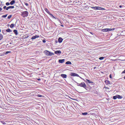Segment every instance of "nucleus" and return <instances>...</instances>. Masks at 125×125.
Wrapping results in <instances>:
<instances>
[{
    "label": "nucleus",
    "instance_id": "nucleus-42",
    "mask_svg": "<svg viewBox=\"0 0 125 125\" xmlns=\"http://www.w3.org/2000/svg\"><path fill=\"white\" fill-rule=\"evenodd\" d=\"M123 61H124V60H122Z\"/></svg>",
    "mask_w": 125,
    "mask_h": 125
},
{
    "label": "nucleus",
    "instance_id": "nucleus-26",
    "mask_svg": "<svg viewBox=\"0 0 125 125\" xmlns=\"http://www.w3.org/2000/svg\"><path fill=\"white\" fill-rule=\"evenodd\" d=\"M117 98L116 95L115 96H114L113 97V98L114 99H116Z\"/></svg>",
    "mask_w": 125,
    "mask_h": 125
},
{
    "label": "nucleus",
    "instance_id": "nucleus-25",
    "mask_svg": "<svg viewBox=\"0 0 125 125\" xmlns=\"http://www.w3.org/2000/svg\"><path fill=\"white\" fill-rule=\"evenodd\" d=\"M11 52L10 51H7V52L5 53V54H8V53H10Z\"/></svg>",
    "mask_w": 125,
    "mask_h": 125
},
{
    "label": "nucleus",
    "instance_id": "nucleus-37",
    "mask_svg": "<svg viewBox=\"0 0 125 125\" xmlns=\"http://www.w3.org/2000/svg\"><path fill=\"white\" fill-rule=\"evenodd\" d=\"M2 10V9L1 8H0V11H1Z\"/></svg>",
    "mask_w": 125,
    "mask_h": 125
},
{
    "label": "nucleus",
    "instance_id": "nucleus-40",
    "mask_svg": "<svg viewBox=\"0 0 125 125\" xmlns=\"http://www.w3.org/2000/svg\"><path fill=\"white\" fill-rule=\"evenodd\" d=\"M124 78L125 79V76L124 77Z\"/></svg>",
    "mask_w": 125,
    "mask_h": 125
},
{
    "label": "nucleus",
    "instance_id": "nucleus-8",
    "mask_svg": "<svg viewBox=\"0 0 125 125\" xmlns=\"http://www.w3.org/2000/svg\"><path fill=\"white\" fill-rule=\"evenodd\" d=\"M61 76L63 78H66L67 76L65 74H61Z\"/></svg>",
    "mask_w": 125,
    "mask_h": 125
},
{
    "label": "nucleus",
    "instance_id": "nucleus-11",
    "mask_svg": "<svg viewBox=\"0 0 125 125\" xmlns=\"http://www.w3.org/2000/svg\"><path fill=\"white\" fill-rule=\"evenodd\" d=\"M14 8V7L13 6H9L8 7H7L6 8V10H8L9 9L11 8L13 9Z\"/></svg>",
    "mask_w": 125,
    "mask_h": 125
},
{
    "label": "nucleus",
    "instance_id": "nucleus-20",
    "mask_svg": "<svg viewBox=\"0 0 125 125\" xmlns=\"http://www.w3.org/2000/svg\"><path fill=\"white\" fill-rule=\"evenodd\" d=\"M14 25L13 24H11L10 26V28H12L14 27Z\"/></svg>",
    "mask_w": 125,
    "mask_h": 125
},
{
    "label": "nucleus",
    "instance_id": "nucleus-19",
    "mask_svg": "<svg viewBox=\"0 0 125 125\" xmlns=\"http://www.w3.org/2000/svg\"><path fill=\"white\" fill-rule=\"evenodd\" d=\"M50 15L52 17V18H53V19H56V18L55 17H54V16H53V15L51 13L50 14Z\"/></svg>",
    "mask_w": 125,
    "mask_h": 125
},
{
    "label": "nucleus",
    "instance_id": "nucleus-21",
    "mask_svg": "<svg viewBox=\"0 0 125 125\" xmlns=\"http://www.w3.org/2000/svg\"><path fill=\"white\" fill-rule=\"evenodd\" d=\"M14 32L15 33L16 35H17V31L16 30H14Z\"/></svg>",
    "mask_w": 125,
    "mask_h": 125
},
{
    "label": "nucleus",
    "instance_id": "nucleus-39",
    "mask_svg": "<svg viewBox=\"0 0 125 125\" xmlns=\"http://www.w3.org/2000/svg\"><path fill=\"white\" fill-rule=\"evenodd\" d=\"M96 68V67H94V69H95Z\"/></svg>",
    "mask_w": 125,
    "mask_h": 125
},
{
    "label": "nucleus",
    "instance_id": "nucleus-9",
    "mask_svg": "<svg viewBox=\"0 0 125 125\" xmlns=\"http://www.w3.org/2000/svg\"><path fill=\"white\" fill-rule=\"evenodd\" d=\"M63 40V39L62 38H59L58 39V42L60 43H61L62 42Z\"/></svg>",
    "mask_w": 125,
    "mask_h": 125
},
{
    "label": "nucleus",
    "instance_id": "nucleus-32",
    "mask_svg": "<svg viewBox=\"0 0 125 125\" xmlns=\"http://www.w3.org/2000/svg\"><path fill=\"white\" fill-rule=\"evenodd\" d=\"M38 96L40 97H42L43 96L41 95H39Z\"/></svg>",
    "mask_w": 125,
    "mask_h": 125
},
{
    "label": "nucleus",
    "instance_id": "nucleus-36",
    "mask_svg": "<svg viewBox=\"0 0 125 125\" xmlns=\"http://www.w3.org/2000/svg\"><path fill=\"white\" fill-rule=\"evenodd\" d=\"M77 85L78 86H80V85L79 84H80V83H77Z\"/></svg>",
    "mask_w": 125,
    "mask_h": 125
},
{
    "label": "nucleus",
    "instance_id": "nucleus-17",
    "mask_svg": "<svg viewBox=\"0 0 125 125\" xmlns=\"http://www.w3.org/2000/svg\"><path fill=\"white\" fill-rule=\"evenodd\" d=\"M66 64H71V63L70 62L68 61L66 63Z\"/></svg>",
    "mask_w": 125,
    "mask_h": 125
},
{
    "label": "nucleus",
    "instance_id": "nucleus-35",
    "mask_svg": "<svg viewBox=\"0 0 125 125\" xmlns=\"http://www.w3.org/2000/svg\"><path fill=\"white\" fill-rule=\"evenodd\" d=\"M3 9H6L7 7H6V6H4V7H3Z\"/></svg>",
    "mask_w": 125,
    "mask_h": 125
},
{
    "label": "nucleus",
    "instance_id": "nucleus-12",
    "mask_svg": "<svg viewBox=\"0 0 125 125\" xmlns=\"http://www.w3.org/2000/svg\"><path fill=\"white\" fill-rule=\"evenodd\" d=\"M64 62V59H60L59 60V62L60 63H62Z\"/></svg>",
    "mask_w": 125,
    "mask_h": 125
},
{
    "label": "nucleus",
    "instance_id": "nucleus-29",
    "mask_svg": "<svg viewBox=\"0 0 125 125\" xmlns=\"http://www.w3.org/2000/svg\"><path fill=\"white\" fill-rule=\"evenodd\" d=\"M10 3L9 2H7L6 3V4L7 6H8L10 5Z\"/></svg>",
    "mask_w": 125,
    "mask_h": 125
},
{
    "label": "nucleus",
    "instance_id": "nucleus-41",
    "mask_svg": "<svg viewBox=\"0 0 125 125\" xmlns=\"http://www.w3.org/2000/svg\"><path fill=\"white\" fill-rule=\"evenodd\" d=\"M61 26H63V25H62Z\"/></svg>",
    "mask_w": 125,
    "mask_h": 125
},
{
    "label": "nucleus",
    "instance_id": "nucleus-38",
    "mask_svg": "<svg viewBox=\"0 0 125 125\" xmlns=\"http://www.w3.org/2000/svg\"><path fill=\"white\" fill-rule=\"evenodd\" d=\"M122 7V6H121V5H120L119 6V7L120 8H121Z\"/></svg>",
    "mask_w": 125,
    "mask_h": 125
},
{
    "label": "nucleus",
    "instance_id": "nucleus-3",
    "mask_svg": "<svg viewBox=\"0 0 125 125\" xmlns=\"http://www.w3.org/2000/svg\"><path fill=\"white\" fill-rule=\"evenodd\" d=\"M91 8L92 9H94V10H104V9L101 8V7H91Z\"/></svg>",
    "mask_w": 125,
    "mask_h": 125
},
{
    "label": "nucleus",
    "instance_id": "nucleus-30",
    "mask_svg": "<svg viewBox=\"0 0 125 125\" xmlns=\"http://www.w3.org/2000/svg\"><path fill=\"white\" fill-rule=\"evenodd\" d=\"M11 17V15H10L9 16H8V18L9 19H10Z\"/></svg>",
    "mask_w": 125,
    "mask_h": 125
},
{
    "label": "nucleus",
    "instance_id": "nucleus-15",
    "mask_svg": "<svg viewBox=\"0 0 125 125\" xmlns=\"http://www.w3.org/2000/svg\"><path fill=\"white\" fill-rule=\"evenodd\" d=\"M44 10L48 13L49 15H50V14H51L50 12L46 8H45L44 9Z\"/></svg>",
    "mask_w": 125,
    "mask_h": 125
},
{
    "label": "nucleus",
    "instance_id": "nucleus-28",
    "mask_svg": "<svg viewBox=\"0 0 125 125\" xmlns=\"http://www.w3.org/2000/svg\"><path fill=\"white\" fill-rule=\"evenodd\" d=\"M7 16V14L3 15L2 16V17L3 18L6 17Z\"/></svg>",
    "mask_w": 125,
    "mask_h": 125
},
{
    "label": "nucleus",
    "instance_id": "nucleus-22",
    "mask_svg": "<svg viewBox=\"0 0 125 125\" xmlns=\"http://www.w3.org/2000/svg\"><path fill=\"white\" fill-rule=\"evenodd\" d=\"M3 38V36L1 34H0V40H1V39Z\"/></svg>",
    "mask_w": 125,
    "mask_h": 125
},
{
    "label": "nucleus",
    "instance_id": "nucleus-16",
    "mask_svg": "<svg viewBox=\"0 0 125 125\" xmlns=\"http://www.w3.org/2000/svg\"><path fill=\"white\" fill-rule=\"evenodd\" d=\"M116 96L117 98L118 99H121L123 98L122 96L118 95H117Z\"/></svg>",
    "mask_w": 125,
    "mask_h": 125
},
{
    "label": "nucleus",
    "instance_id": "nucleus-7",
    "mask_svg": "<svg viewBox=\"0 0 125 125\" xmlns=\"http://www.w3.org/2000/svg\"><path fill=\"white\" fill-rule=\"evenodd\" d=\"M39 37V35H36L35 36H32L31 38V39L32 40L34 39H36L37 38Z\"/></svg>",
    "mask_w": 125,
    "mask_h": 125
},
{
    "label": "nucleus",
    "instance_id": "nucleus-27",
    "mask_svg": "<svg viewBox=\"0 0 125 125\" xmlns=\"http://www.w3.org/2000/svg\"><path fill=\"white\" fill-rule=\"evenodd\" d=\"M104 57H101L99 58V59L100 60H102L104 59Z\"/></svg>",
    "mask_w": 125,
    "mask_h": 125
},
{
    "label": "nucleus",
    "instance_id": "nucleus-23",
    "mask_svg": "<svg viewBox=\"0 0 125 125\" xmlns=\"http://www.w3.org/2000/svg\"><path fill=\"white\" fill-rule=\"evenodd\" d=\"M86 80L88 81L89 83H93L92 81L88 79H86Z\"/></svg>",
    "mask_w": 125,
    "mask_h": 125
},
{
    "label": "nucleus",
    "instance_id": "nucleus-13",
    "mask_svg": "<svg viewBox=\"0 0 125 125\" xmlns=\"http://www.w3.org/2000/svg\"><path fill=\"white\" fill-rule=\"evenodd\" d=\"M105 82L107 84H109L110 83V82L107 80H105Z\"/></svg>",
    "mask_w": 125,
    "mask_h": 125
},
{
    "label": "nucleus",
    "instance_id": "nucleus-4",
    "mask_svg": "<svg viewBox=\"0 0 125 125\" xmlns=\"http://www.w3.org/2000/svg\"><path fill=\"white\" fill-rule=\"evenodd\" d=\"M28 13L27 11L23 12L22 14V15L23 16V17H27L28 15Z\"/></svg>",
    "mask_w": 125,
    "mask_h": 125
},
{
    "label": "nucleus",
    "instance_id": "nucleus-2",
    "mask_svg": "<svg viewBox=\"0 0 125 125\" xmlns=\"http://www.w3.org/2000/svg\"><path fill=\"white\" fill-rule=\"evenodd\" d=\"M115 28H110V29H104L101 30V31L103 32H107L112 31L114 30Z\"/></svg>",
    "mask_w": 125,
    "mask_h": 125
},
{
    "label": "nucleus",
    "instance_id": "nucleus-34",
    "mask_svg": "<svg viewBox=\"0 0 125 125\" xmlns=\"http://www.w3.org/2000/svg\"><path fill=\"white\" fill-rule=\"evenodd\" d=\"M109 77L111 79L112 78V76H111V74H110L109 75Z\"/></svg>",
    "mask_w": 125,
    "mask_h": 125
},
{
    "label": "nucleus",
    "instance_id": "nucleus-5",
    "mask_svg": "<svg viewBox=\"0 0 125 125\" xmlns=\"http://www.w3.org/2000/svg\"><path fill=\"white\" fill-rule=\"evenodd\" d=\"M70 75L71 76H77V77H79L81 79H83L82 78L80 77L78 74H77L75 73H70Z\"/></svg>",
    "mask_w": 125,
    "mask_h": 125
},
{
    "label": "nucleus",
    "instance_id": "nucleus-1",
    "mask_svg": "<svg viewBox=\"0 0 125 125\" xmlns=\"http://www.w3.org/2000/svg\"><path fill=\"white\" fill-rule=\"evenodd\" d=\"M44 53L47 56H50L54 55L53 53L50 52L47 50H45L44 51Z\"/></svg>",
    "mask_w": 125,
    "mask_h": 125
},
{
    "label": "nucleus",
    "instance_id": "nucleus-18",
    "mask_svg": "<svg viewBox=\"0 0 125 125\" xmlns=\"http://www.w3.org/2000/svg\"><path fill=\"white\" fill-rule=\"evenodd\" d=\"M6 31L8 32H11L12 31L10 29H7L6 30Z\"/></svg>",
    "mask_w": 125,
    "mask_h": 125
},
{
    "label": "nucleus",
    "instance_id": "nucleus-10",
    "mask_svg": "<svg viewBox=\"0 0 125 125\" xmlns=\"http://www.w3.org/2000/svg\"><path fill=\"white\" fill-rule=\"evenodd\" d=\"M55 54H61L62 53L60 51H56L55 52Z\"/></svg>",
    "mask_w": 125,
    "mask_h": 125
},
{
    "label": "nucleus",
    "instance_id": "nucleus-31",
    "mask_svg": "<svg viewBox=\"0 0 125 125\" xmlns=\"http://www.w3.org/2000/svg\"><path fill=\"white\" fill-rule=\"evenodd\" d=\"M25 5H26L27 6H28V3H25Z\"/></svg>",
    "mask_w": 125,
    "mask_h": 125
},
{
    "label": "nucleus",
    "instance_id": "nucleus-33",
    "mask_svg": "<svg viewBox=\"0 0 125 125\" xmlns=\"http://www.w3.org/2000/svg\"><path fill=\"white\" fill-rule=\"evenodd\" d=\"M42 42L44 43H45L46 42L45 40L44 39L43 40Z\"/></svg>",
    "mask_w": 125,
    "mask_h": 125
},
{
    "label": "nucleus",
    "instance_id": "nucleus-14",
    "mask_svg": "<svg viewBox=\"0 0 125 125\" xmlns=\"http://www.w3.org/2000/svg\"><path fill=\"white\" fill-rule=\"evenodd\" d=\"M15 3V1L14 0H12L10 3V4L12 5H13Z\"/></svg>",
    "mask_w": 125,
    "mask_h": 125
},
{
    "label": "nucleus",
    "instance_id": "nucleus-24",
    "mask_svg": "<svg viewBox=\"0 0 125 125\" xmlns=\"http://www.w3.org/2000/svg\"><path fill=\"white\" fill-rule=\"evenodd\" d=\"M88 114V113L86 112L84 113H82V114L83 115H86Z\"/></svg>",
    "mask_w": 125,
    "mask_h": 125
},
{
    "label": "nucleus",
    "instance_id": "nucleus-6",
    "mask_svg": "<svg viewBox=\"0 0 125 125\" xmlns=\"http://www.w3.org/2000/svg\"><path fill=\"white\" fill-rule=\"evenodd\" d=\"M79 85L80 86L83 87L84 88L86 89V85L84 82H82Z\"/></svg>",
    "mask_w": 125,
    "mask_h": 125
}]
</instances>
